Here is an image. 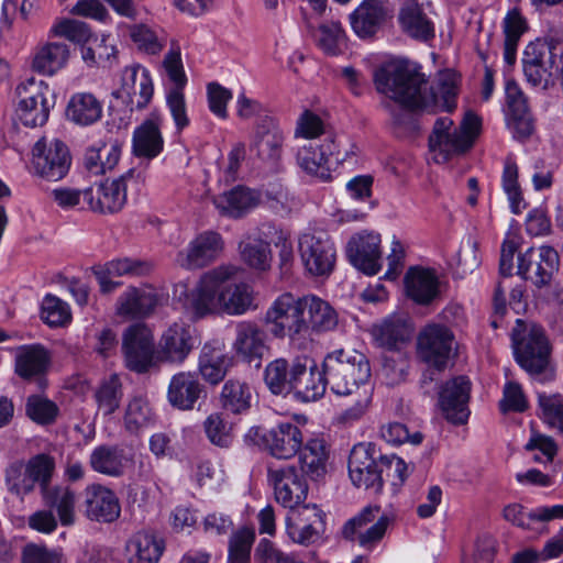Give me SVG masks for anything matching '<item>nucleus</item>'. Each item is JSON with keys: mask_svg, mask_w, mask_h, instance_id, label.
Here are the masks:
<instances>
[{"mask_svg": "<svg viewBox=\"0 0 563 563\" xmlns=\"http://www.w3.org/2000/svg\"><path fill=\"white\" fill-rule=\"evenodd\" d=\"M165 547L154 532L141 530L132 534L125 543L129 563H157Z\"/></svg>", "mask_w": 563, "mask_h": 563, "instance_id": "38", "label": "nucleus"}, {"mask_svg": "<svg viewBox=\"0 0 563 563\" xmlns=\"http://www.w3.org/2000/svg\"><path fill=\"white\" fill-rule=\"evenodd\" d=\"M468 139L461 136L450 118H439L429 136V150L438 164L470 150Z\"/></svg>", "mask_w": 563, "mask_h": 563, "instance_id": "19", "label": "nucleus"}, {"mask_svg": "<svg viewBox=\"0 0 563 563\" xmlns=\"http://www.w3.org/2000/svg\"><path fill=\"white\" fill-rule=\"evenodd\" d=\"M203 430L208 440L219 448H229L233 442L232 426L222 413L213 412L203 421Z\"/></svg>", "mask_w": 563, "mask_h": 563, "instance_id": "55", "label": "nucleus"}, {"mask_svg": "<svg viewBox=\"0 0 563 563\" xmlns=\"http://www.w3.org/2000/svg\"><path fill=\"white\" fill-rule=\"evenodd\" d=\"M236 274L233 266H219L205 273L194 288L176 285L175 295L192 319H201L220 310L219 290Z\"/></svg>", "mask_w": 563, "mask_h": 563, "instance_id": "4", "label": "nucleus"}, {"mask_svg": "<svg viewBox=\"0 0 563 563\" xmlns=\"http://www.w3.org/2000/svg\"><path fill=\"white\" fill-rule=\"evenodd\" d=\"M161 301V295L151 287H129L117 300V313L130 319L152 314Z\"/></svg>", "mask_w": 563, "mask_h": 563, "instance_id": "28", "label": "nucleus"}, {"mask_svg": "<svg viewBox=\"0 0 563 563\" xmlns=\"http://www.w3.org/2000/svg\"><path fill=\"white\" fill-rule=\"evenodd\" d=\"M380 236L373 232H362L352 236L346 246V255L354 267L366 275H376L382 268Z\"/></svg>", "mask_w": 563, "mask_h": 563, "instance_id": "20", "label": "nucleus"}, {"mask_svg": "<svg viewBox=\"0 0 563 563\" xmlns=\"http://www.w3.org/2000/svg\"><path fill=\"white\" fill-rule=\"evenodd\" d=\"M42 319L51 327H60L70 321L68 305L53 295H46L42 303Z\"/></svg>", "mask_w": 563, "mask_h": 563, "instance_id": "63", "label": "nucleus"}, {"mask_svg": "<svg viewBox=\"0 0 563 563\" xmlns=\"http://www.w3.org/2000/svg\"><path fill=\"white\" fill-rule=\"evenodd\" d=\"M104 267L113 276H144L153 269V264L140 258L122 257L108 262Z\"/></svg>", "mask_w": 563, "mask_h": 563, "instance_id": "64", "label": "nucleus"}, {"mask_svg": "<svg viewBox=\"0 0 563 563\" xmlns=\"http://www.w3.org/2000/svg\"><path fill=\"white\" fill-rule=\"evenodd\" d=\"M541 418L551 429L563 435V396L560 394H538Z\"/></svg>", "mask_w": 563, "mask_h": 563, "instance_id": "53", "label": "nucleus"}, {"mask_svg": "<svg viewBox=\"0 0 563 563\" xmlns=\"http://www.w3.org/2000/svg\"><path fill=\"white\" fill-rule=\"evenodd\" d=\"M522 70L533 87L547 89L554 69L563 64V42L559 37H543L530 42L523 49Z\"/></svg>", "mask_w": 563, "mask_h": 563, "instance_id": "5", "label": "nucleus"}, {"mask_svg": "<svg viewBox=\"0 0 563 563\" xmlns=\"http://www.w3.org/2000/svg\"><path fill=\"white\" fill-rule=\"evenodd\" d=\"M162 118L153 112L133 132L132 150L135 156L154 158L161 154L164 147V139L161 132Z\"/></svg>", "mask_w": 563, "mask_h": 563, "instance_id": "35", "label": "nucleus"}, {"mask_svg": "<svg viewBox=\"0 0 563 563\" xmlns=\"http://www.w3.org/2000/svg\"><path fill=\"white\" fill-rule=\"evenodd\" d=\"M386 10L379 0H365L351 15V25L362 38L373 36L386 19Z\"/></svg>", "mask_w": 563, "mask_h": 563, "instance_id": "42", "label": "nucleus"}, {"mask_svg": "<svg viewBox=\"0 0 563 563\" xmlns=\"http://www.w3.org/2000/svg\"><path fill=\"white\" fill-rule=\"evenodd\" d=\"M255 534L250 529H241L232 534L229 542V563H249Z\"/></svg>", "mask_w": 563, "mask_h": 563, "instance_id": "62", "label": "nucleus"}, {"mask_svg": "<svg viewBox=\"0 0 563 563\" xmlns=\"http://www.w3.org/2000/svg\"><path fill=\"white\" fill-rule=\"evenodd\" d=\"M126 463L124 450L118 445H99L89 457V464L95 472L112 477L121 476Z\"/></svg>", "mask_w": 563, "mask_h": 563, "instance_id": "46", "label": "nucleus"}, {"mask_svg": "<svg viewBox=\"0 0 563 563\" xmlns=\"http://www.w3.org/2000/svg\"><path fill=\"white\" fill-rule=\"evenodd\" d=\"M232 358L225 352V344L219 339L206 342L199 354L198 368L203 379L212 385L225 377Z\"/></svg>", "mask_w": 563, "mask_h": 563, "instance_id": "29", "label": "nucleus"}, {"mask_svg": "<svg viewBox=\"0 0 563 563\" xmlns=\"http://www.w3.org/2000/svg\"><path fill=\"white\" fill-rule=\"evenodd\" d=\"M258 195L245 187L238 186L213 198V203L221 214L240 218L257 206Z\"/></svg>", "mask_w": 563, "mask_h": 563, "instance_id": "44", "label": "nucleus"}, {"mask_svg": "<svg viewBox=\"0 0 563 563\" xmlns=\"http://www.w3.org/2000/svg\"><path fill=\"white\" fill-rule=\"evenodd\" d=\"M51 361V352L40 343L20 345L14 350V372L24 380L42 378Z\"/></svg>", "mask_w": 563, "mask_h": 563, "instance_id": "27", "label": "nucleus"}, {"mask_svg": "<svg viewBox=\"0 0 563 563\" xmlns=\"http://www.w3.org/2000/svg\"><path fill=\"white\" fill-rule=\"evenodd\" d=\"M154 86L150 71L140 64L126 66L120 78V87L114 97L121 99L126 107L133 110H142L151 102Z\"/></svg>", "mask_w": 563, "mask_h": 563, "instance_id": "14", "label": "nucleus"}, {"mask_svg": "<svg viewBox=\"0 0 563 563\" xmlns=\"http://www.w3.org/2000/svg\"><path fill=\"white\" fill-rule=\"evenodd\" d=\"M373 80L378 93L402 107L395 110L389 103L386 104L396 126L415 128L410 111L451 112L456 107L457 84L451 71L440 73L434 84L429 85L417 64L407 59H391L375 69Z\"/></svg>", "mask_w": 563, "mask_h": 563, "instance_id": "1", "label": "nucleus"}, {"mask_svg": "<svg viewBox=\"0 0 563 563\" xmlns=\"http://www.w3.org/2000/svg\"><path fill=\"white\" fill-rule=\"evenodd\" d=\"M298 250L301 263L311 276H329L333 271L336 251L327 233H303Z\"/></svg>", "mask_w": 563, "mask_h": 563, "instance_id": "9", "label": "nucleus"}, {"mask_svg": "<svg viewBox=\"0 0 563 563\" xmlns=\"http://www.w3.org/2000/svg\"><path fill=\"white\" fill-rule=\"evenodd\" d=\"M84 497L85 515L89 520L111 523L120 517V503L111 489L92 484L85 488Z\"/></svg>", "mask_w": 563, "mask_h": 563, "instance_id": "24", "label": "nucleus"}, {"mask_svg": "<svg viewBox=\"0 0 563 563\" xmlns=\"http://www.w3.org/2000/svg\"><path fill=\"white\" fill-rule=\"evenodd\" d=\"M369 444L358 443L349 456V475L354 486L378 493L383 487V470Z\"/></svg>", "mask_w": 563, "mask_h": 563, "instance_id": "16", "label": "nucleus"}, {"mask_svg": "<svg viewBox=\"0 0 563 563\" xmlns=\"http://www.w3.org/2000/svg\"><path fill=\"white\" fill-rule=\"evenodd\" d=\"M408 297L420 305L430 303L439 294L435 274L426 268L411 267L405 276Z\"/></svg>", "mask_w": 563, "mask_h": 563, "instance_id": "40", "label": "nucleus"}, {"mask_svg": "<svg viewBox=\"0 0 563 563\" xmlns=\"http://www.w3.org/2000/svg\"><path fill=\"white\" fill-rule=\"evenodd\" d=\"M122 350L125 365L136 373H145L153 364L154 340L143 324L129 327L123 334Z\"/></svg>", "mask_w": 563, "mask_h": 563, "instance_id": "17", "label": "nucleus"}, {"mask_svg": "<svg viewBox=\"0 0 563 563\" xmlns=\"http://www.w3.org/2000/svg\"><path fill=\"white\" fill-rule=\"evenodd\" d=\"M286 530L294 542L302 545L312 544L321 538L324 530V515L316 505H306L295 521L287 517Z\"/></svg>", "mask_w": 563, "mask_h": 563, "instance_id": "26", "label": "nucleus"}, {"mask_svg": "<svg viewBox=\"0 0 563 563\" xmlns=\"http://www.w3.org/2000/svg\"><path fill=\"white\" fill-rule=\"evenodd\" d=\"M134 169H129L119 178L106 180L96 187L84 190V200L89 209L99 213H115L126 202L128 183L134 178Z\"/></svg>", "mask_w": 563, "mask_h": 563, "instance_id": "15", "label": "nucleus"}, {"mask_svg": "<svg viewBox=\"0 0 563 563\" xmlns=\"http://www.w3.org/2000/svg\"><path fill=\"white\" fill-rule=\"evenodd\" d=\"M30 472L33 481L38 483L41 488V494L44 493V489H48L51 478L53 476L55 470V461L48 454H37L29 460L26 464H24Z\"/></svg>", "mask_w": 563, "mask_h": 563, "instance_id": "60", "label": "nucleus"}, {"mask_svg": "<svg viewBox=\"0 0 563 563\" xmlns=\"http://www.w3.org/2000/svg\"><path fill=\"white\" fill-rule=\"evenodd\" d=\"M44 505L56 512V518L63 527H71L76 523L77 494L69 486L55 485L42 493Z\"/></svg>", "mask_w": 563, "mask_h": 563, "instance_id": "37", "label": "nucleus"}, {"mask_svg": "<svg viewBox=\"0 0 563 563\" xmlns=\"http://www.w3.org/2000/svg\"><path fill=\"white\" fill-rule=\"evenodd\" d=\"M67 118L78 125H90L102 115V103L90 92H78L70 97Z\"/></svg>", "mask_w": 563, "mask_h": 563, "instance_id": "48", "label": "nucleus"}, {"mask_svg": "<svg viewBox=\"0 0 563 563\" xmlns=\"http://www.w3.org/2000/svg\"><path fill=\"white\" fill-rule=\"evenodd\" d=\"M253 289L245 283L230 284V279L219 290L220 310L231 316L243 314L253 306Z\"/></svg>", "mask_w": 563, "mask_h": 563, "instance_id": "47", "label": "nucleus"}, {"mask_svg": "<svg viewBox=\"0 0 563 563\" xmlns=\"http://www.w3.org/2000/svg\"><path fill=\"white\" fill-rule=\"evenodd\" d=\"M5 483L9 492L21 497L33 492L36 484L21 461H15L8 466Z\"/></svg>", "mask_w": 563, "mask_h": 563, "instance_id": "57", "label": "nucleus"}, {"mask_svg": "<svg viewBox=\"0 0 563 563\" xmlns=\"http://www.w3.org/2000/svg\"><path fill=\"white\" fill-rule=\"evenodd\" d=\"M195 330L191 325L175 322L162 334L157 353L162 361L181 364L191 353L196 345Z\"/></svg>", "mask_w": 563, "mask_h": 563, "instance_id": "21", "label": "nucleus"}, {"mask_svg": "<svg viewBox=\"0 0 563 563\" xmlns=\"http://www.w3.org/2000/svg\"><path fill=\"white\" fill-rule=\"evenodd\" d=\"M398 21L401 31L410 38L428 43L435 37V24L422 4L406 1L400 8Z\"/></svg>", "mask_w": 563, "mask_h": 563, "instance_id": "25", "label": "nucleus"}, {"mask_svg": "<svg viewBox=\"0 0 563 563\" xmlns=\"http://www.w3.org/2000/svg\"><path fill=\"white\" fill-rule=\"evenodd\" d=\"M155 415L146 398L132 397L125 407L123 426L130 434H137L154 423Z\"/></svg>", "mask_w": 563, "mask_h": 563, "instance_id": "50", "label": "nucleus"}, {"mask_svg": "<svg viewBox=\"0 0 563 563\" xmlns=\"http://www.w3.org/2000/svg\"><path fill=\"white\" fill-rule=\"evenodd\" d=\"M33 168L36 175L48 181L63 179L71 164L68 147L59 140L47 143L38 140L33 147Z\"/></svg>", "mask_w": 563, "mask_h": 563, "instance_id": "13", "label": "nucleus"}, {"mask_svg": "<svg viewBox=\"0 0 563 563\" xmlns=\"http://www.w3.org/2000/svg\"><path fill=\"white\" fill-rule=\"evenodd\" d=\"M503 188L508 196L510 209L518 214L526 207L522 198L521 189L518 184V167L512 161L505 163L503 173Z\"/></svg>", "mask_w": 563, "mask_h": 563, "instance_id": "58", "label": "nucleus"}, {"mask_svg": "<svg viewBox=\"0 0 563 563\" xmlns=\"http://www.w3.org/2000/svg\"><path fill=\"white\" fill-rule=\"evenodd\" d=\"M57 405L41 396H31L26 401V415L38 424H51L58 415Z\"/></svg>", "mask_w": 563, "mask_h": 563, "instance_id": "61", "label": "nucleus"}, {"mask_svg": "<svg viewBox=\"0 0 563 563\" xmlns=\"http://www.w3.org/2000/svg\"><path fill=\"white\" fill-rule=\"evenodd\" d=\"M306 334H324L335 331L339 325L338 311L324 299L313 294L303 295Z\"/></svg>", "mask_w": 563, "mask_h": 563, "instance_id": "30", "label": "nucleus"}, {"mask_svg": "<svg viewBox=\"0 0 563 563\" xmlns=\"http://www.w3.org/2000/svg\"><path fill=\"white\" fill-rule=\"evenodd\" d=\"M19 97L15 110L23 125L35 128L46 123L51 109L54 107V92L44 81L30 79L16 87Z\"/></svg>", "mask_w": 563, "mask_h": 563, "instance_id": "7", "label": "nucleus"}, {"mask_svg": "<svg viewBox=\"0 0 563 563\" xmlns=\"http://www.w3.org/2000/svg\"><path fill=\"white\" fill-rule=\"evenodd\" d=\"M503 34V59L508 67L517 60V51L522 36L528 33V19L518 8L509 9L500 22Z\"/></svg>", "mask_w": 563, "mask_h": 563, "instance_id": "34", "label": "nucleus"}, {"mask_svg": "<svg viewBox=\"0 0 563 563\" xmlns=\"http://www.w3.org/2000/svg\"><path fill=\"white\" fill-rule=\"evenodd\" d=\"M511 341L515 358L521 368L540 382L552 378L551 344L543 327L517 319Z\"/></svg>", "mask_w": 563, "mask_h": 563, "instance_id": "2", "label": "nucleus"}, {"mask_svg": "<svg viewBox=\"0 0 563 563\" xmlns=\"http://www.w3.org/2000/svg\"><path fill=\"white\" fill-rule=\"evenodd\" d=\"M264 382L274 395L291 394L292 362L289 363L284 357L269 362L264 371Z\"/></svg>", "mask_w": 563, "mask_h": 563, "instance_id": "51", "label": "nucleus"}, {"mask_svg": "<svg viewBox=\"0 0 563 563\" xmlns=\"http://www.w3.org/2000/svg\"><path fill=\"white\" fill-rule=\"evenodd\" d=\"M223 249L221 235L207 231L192 240L187 250L178 252L176 262L184 268H200L216 260Z\"/></svg>", "mask_w": 563, "mask_h": 563, "instance_id": "23", "label": "nucleus"}, {"mask_svg": "<svg viewBox=\"0 0 563 563\" xmlns=\"http://www.w3.org/2000/svg\"><path fill=\"white\" fill-rule=\"evenodd\" d=\"M129 35L137 49L146 54L156 55L165 46V38L146 24L130 26Z\"/></svg>", "mask_w": 563, "mask_h": 563, "instance_id": "54", "label": "nucleus"}, {"mask_svg": "<svg viewBox=\"0 0 563 563\" xmlns=\"http://www.w3.org/2000/svg\"><path fill=\"white\" fill-rule=\"evenodd\" d=\"M471 382L465 376L446 380L439 390V406L448 421L464 424L470 417Z\"/></svg>", "mask_w": 563, "mask_h": 563, "instance_id": "18", "label": "nucleus"}, {"mask_svg": "<svg viewBox=\"0 0 563 563\" xmlns=\"http://www.w3.org/2000/svg\"><path fill=\"white\" fill-rule=\"evenodd\" d=\"M316 36L321 49L329 55L339 54L345 41L341 24L333 21L321 24Z\"/></svg>", "mask_w": 563, "mask_h": 563, "instance_id": "59", "label": "nucleus"}, {"mask_svg": "<svg viewBox=\"0 0 563 563\" xmlns=\"http://www.w3.org/2000/svg\"><path fill=\"white\" fill-rule=\"evenodd\" d=\"M266 339L267 334L256 323L240 322L235 328L233 350L245 362L256 361V366H258L267 350Z\"/></svg>", "mask_w": 563, "mask_h": 563, "instance_id": "32", "label": "nucleus"}, {"mask_svg": "<svg viewBox=\"0 0 563 563\" xmlns=\"http://www.w3.org/2000/svg\"><path fill=\"white\" fill-rule=\"evenodd\" d=\"M284 133L272 119L263 120L255 128L250 148L266 159L279 157L284 143Z\"/></svg>", "mask_w": 563, "mask_h": 563, "instance_id": "41", "label": "nucleus"}, {"mask_svg": "<svg viewBox=\"0 0 563 563\" xmlns=\"http://www.w3.org/2000/svg\"><path fill=\"white\" fill-rule=\"evenodd\" d=\"M455 336L445 325H426L417 339V354L421 361L441 371L454 355Z\"/></svg>", "mask_w": 563, "mask_h": 563, "instance_id": "8", "label": "nucleus"}, {"mask_svg": "<svg viewBox=\"0 0 563 563\" xmlns=\"http://www.w3.org/2000/svg\"><path fill=\"white\" fill-rule=\"evenodd\" d=\"M269 453L277 459H290L302 446L303 437L300 428L291 422H280L264 435Z\"/></svg>", "mask_w": 563, "mask_h": 563, "instance_id": "31", "label": "nucleus"}, {"mask_svg": "<svg viewBox=\"0 0 563 563\" xmlns=\"http://www.w3.org/2000/svg\"><path fill=\"white\" fill-rule=\"evenodd\" d=\"M202 393L203 386L195 373L179 372L170 378L167 400L174 408L191 410Z\"/></svg>", "mask_w": 563, "mask_h": 563, "instance_id": "36", "label": "nucleus"}, {"mask_svg": "<svg viewBox=\"0 0 563 563\" xmlns=\"http://www.w3.org/2000/svg\"><path fill=\"white\" fill-rule=\"evenodd\" d=\"M267 479L274 489L276 501L283 507L295 509L307 499V481L295 465L269 464Z\"/></svg>", "mask_w": 563, "mask_h": 563, "instance_id": "10", "label": "nucleus"}, {"mask_svg": "<svg viewBox=\"0 0 563 563\" xmlns=\"http://www.w3.org/2000/svg\"><path fill=\"white\" fill-rule=\"evenodd\" d=\"M503 517L506 521L521 529H530V521H551L563 519V505L542 506L529 512L520 504L507 505L503 510Z\"/></svg>", "mask_w": 563, "mask_h": 563, "instance_id": "45", "label": "nucleus"}, {"mask_svg": "<svg viewBox=\"0 0 563 563\" xmlns=\"http://www.w3.org/2000/svg\"><path fill=\"white\" fill-rule=\"evenodd\" d=\"M264 322L274 338L297 343L306 335L303 296L283 292L266 310Z\"/></svg>", "mask_w": 563, "mask_h": 563, "instance_id": "6", "label": "nucleus"}, {"mask_svg": "<svg viewBox=\"0 0 563 563\" xmlns=\"http://www.w3.org/2000/svg\"><path fill=\"white\" fill-rule=\"evenodd\" d=\"M328 452L323 439L313 438L299 450L301 471L311 479H319L327 472Z\"/></svg>", "mask_w": 563, "mask_h": 563, "instance_id": "49", "label": "nucleus"}, {"mask_svg": "<svg viewBox=\"0 0 563 563\" xmlns=\"http://www.w3.org/2000/svg\"><path fill=\"white\" fill-rule=\"evenodd\" d=\"M268 233L266 225L258 232L247 234L239 243V253L241 261L252 269L266 272L272 266L271 242L266 239Z\"/></svg>", "mask_w": 563, "mask_h": 563, "instance_id": "33", "label": "nucleus"}, {"mask_svg": "<svg viewBox=\"0 0 563 563\" xmlns=\"http://www.w3.org/2000/svg\"><path fill=\"white\" fill-rule=\"evenodd\" d=\"M220 401L222 408L227 411L242 415L251 408V388L246 383L230 379L222 387Z\"/></svg>", "mask_w": 563, "mask_h": 563, "instance_id": "52", "label": "nucleus"}, {"mask_svg": "<svg viewBox=\"0 0 563 563\" xmlns=\"http://www.w3.org/2000/svg\"><path fill=\"white\" fill-rule=\"evenodd\" d=\"M70 51L67 44L47 42L35 48L32 55L31 68L43 76H53L64 68L69 59Z\"/></svg>", "mask_w": 563, "mask_h": 563, "instance_id": "39", "label": "nucleus"}, {"mask_svg": "<svg viewBox=\"0 0 563 563\" xmlns=\"http://www.w3.org/2000/svg\"><path fill=\"white\" fill-rule=\"evenodd\" d=\"M324 378L323 369L319 371L317 366H308V358L292 361L291 393L297 399L309 402L321 398L329 386Z\"/></svg>", "mask_w": 563, "mask_h": 563, "instance_id": "22", "label": "nucleus"}, {"mask_svg": "<svg viewBox=\"0 0 563 563\" xmlns=\"http://www.w3.org/2000/svg\"><path fill=\"white\" fill-rule=\"evenodd\" d=\"M322 364L324 379L335 395L349 396L368 387L371 365L363 353L351 347L336 349L325 355Z\"/></svg>", "mask_w": 563, "mask_h": 563, "instance_id": "3", "label": "nucleus"}, {"mask_svg": "<svg viewBox=\"0 0 563 563\" xmlns=\"http://www.w3.org/2000/svg\"><path fill=\"white\" fill-rule=\"evenodd\" d=\"M99 410L104 416L112 415L120 405L122 398V388L117 375L110 376L104 380L95 394Z\"/></svg>", "mask_w": 563, "mask_h": 563, "instance_id": "56", "label": "nucleus"}, {"mask_svg": "<svg viewBox=\"0 0 563 563\" xmlns=\"http://www.w3.org/2000/svg\"><path fill=\"white\" fill-rule=\"evenodd\" d=\"M372 333L379 345L397 350L410 340L412 328L407 318L395 314L387 317L379 324H375Z\"/></svg>", "mask_w": 563, "mask_h": 563, "instance_id": "43", "label": "nucleus"}, {"mask_svg": "<svg viewBox=\"0 0 563 563\" xmlns=\"http://www.w3.org/2000/svg\"><path fill=\"white\" fill-rule=\"evenodd\" d=\"M559 265V254L552 246L529 247L518 256L517 274L542 288L550 285Z\"/></svg>", "mask_w": 563, "mask_h": 563, "instance_id": "12", "label": "nucleus"}, {"mask_svg": "<svg viewBox=\"0 0 563 563\" xmlns=\"http://www.w3.org/2000/svg\"><path fill=\"white\" fill-rule=\"evenodd\" d=\"M354 151L341 153L335 139L328 136L321 144L310 143L300 147L297 152V163L307 174L317 177L321 181L331 179V172L328 166L329 159L333 158L335 163L345 162Z\"/></svg>", "mask_w": 563, "mask_h": 563, "instance_id": "11", "label": "nucleus"}]
</instances>
